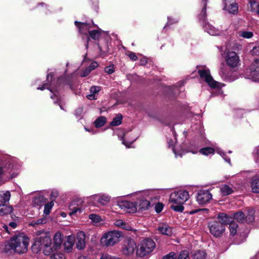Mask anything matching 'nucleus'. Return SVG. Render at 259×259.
<instances>
[{
    "mask_svg": "<svg viewBox=\"0 0 259 259\" xmlns=\"http://www.w3.org/2000/svg\"><path fill=\"white\" fill-rule=\"evenodd\" d=\"M11 197V193L10 191H7L3 192L0 193V203H4L6 204L8 202Z\"/></svg>",
    "mask_w": 259,
    "mask_h": 259,
    "instance_id": "31",
    "label": "nucleus"
},
{
    "mask_svg": "<svg viewBox=\"0 0 259 259\" xmlns=\"http://www.w3.org/2000/svg\"><path fill=\"white\" fill-rule=\"evenodd\" d=\"M120 236L121 233L119 232H109L104 234L101 239V243L104 246H112L119 241Z\"/></svg>",
    "mask_w": 259,
    "mask_h": 259,
    "instance_id": "10",
    "label": "nucleus"
},
{
    "mask_svg": "<svg viewBox=\"0 0 259 259\" xmlns=\"http://www.w3.org/2000/svg\"><path fill=\"white\" fill-rule=\"evenodd\" d=\"M239 35L240 36L245 38H250L253 35V33L252 32L246 31H239Z\"/></svg>",
    "mask_w": 259,
    "mask_h": 259,
    "instance_id": "41",
    "label": "nucleus"
},
{
    "mask_svg": "<svg viewBox=\"0 0 259 259\" xmlns=\"http://www.w3.org/2000/svg\"><path fill=\"white\" fill-rule=\"evenodd\" d=\"M101 90V87L99 86H92L90 89V94L87 96V98L90 100H96L95 95Z\"/></svg>",
    "mask_w": 259,
    "mask_h": 259,
    "instance_id": "28",
    "label": "nucleus"
},
{
    "mask_svg": "<svg viewBox=\"0 0 259 259\" xmlns=\"http://www.w3.org/2000/svg\"><path fill=\"white\" fill-rule=\"evenodd\" d=\"M31 249L32 252L35 253H38L42 251L45 255H50L53 251L55 250L54 245L52 246L51 238L47 236L35 239L31 246Z\"/></svg>",
    "mask_w": 259,
    "mask_h": 259,
    "instance_id": "4",
    "label": "nucleus"
},
{
    "mask_svg": "<svg viewBox=\"0 0 259 259\" xmlns=\"http://www.w3.org/2000/svg\"><path fill=\"white\" fill-rule=\"evenodd\" d=\"M19 167L15 158L9 156L5 157L0 166V184L15 177Z\"/></svg>",
    "mask_w": 259,
    "mask_h": 259,
    "instance_id": "2",
    "label": "nucleus"
},
{
    "mask_svg": "<svg viewBox=\"0 0 259 259\" xmlns=\"http://www.w3.org/2000/svg\"><path fill=\"white\" fill-rule=\"evenodd\" d=\"M220 191L222 195L227 196L231 194L234 191L232 188L226 184H225L220 187Z\"/></svg>",
    "mask_w": 259,
    "mask_h": 259,
    "instance_id": "29",
    "label": "nucleus"
},
{
    "mask_svg": "<svg viewBox=\"0 0 259 259\" xmlns=\"http://www.w3.org/2000/svg\"><path fill=\"white\" fill-rule=\"evenodd\" d=\"M233 218L228 216L224 213H220L218 216V222H220L224 226L225 225H228L233 221Z\"/></svg>",
    "mask_w": 259,
    "mask_h": 259,
    "instance_id": "23",
    "label": "nucleus"
},
{
    "mask_svg": "<svg viewBox=\"0 0 259 259\" xmlns=\"http://www.w3.org/2000/svg\"><path fill=\"white\" fill-rule=\"evenodd\" d=\"M122 117L121 114H117L111 122L110 125L115 126L120 125L122 123Z\"/></svg>",
    "mask_w": 259,
    "mask_h": 259,
    "instance_id": "34",
    "label": "nucleus"
},
{
    "mask_svg": "<svg viewBox=\"0 0 259 259\" xmlns=\"http://www.w3.org/2000/svg\"><path fill=\"white\" fill-rule=\"evenodd\" d=\"M176 257L175 253L174 252H171L168 254L164 256L163 257V259H175Z\"/></svg>",
    "mask_w": 259,
    "mask_h": 259,
    "instance_id": "50",
    "label": "nucleus"
},
{
    "mask_svg": "<svg viewBox=\"0 0 259 259\" xmlns=\"http://www.w3.org/2000/svg\"><path fill=\"white\" fill-rule=\"evenodd\" d=\"M91 72V71L88 68H86L81 72L80 75L81 77H84L88 76Z\"/></svg>",
    "mask_w": 259,
    "mask_h": 259,
    "instance_id": "52",
    "label": "nucleus"
},
{
    "mask_svg": "<svg viewBox=\"0 0 259 259\" xmlns=\"http://www.w3.org/2000/svg\"><path fill=\"white\" fill-rule=\"evenodd\" d=\"M98 66V64L96 61H93L89 66L87 67L91 71L95 70Z\"/></svg>",
    "mask_w": 259,
    "mask_h": 259,
    "instance_id": "49",
    "label": "nucleus"
},
{
    "mask_svg": "<svg viewBox=\"0 0 259 259\" xmlns=\"http://www.w3.org/2000/svg\"><path fill=\"white\" fill-rule=\"evenodd\" d=\"M219 74L222 79L226 82H232L239 78L237 72L231 70L224 63L221 64Z\"/></svg>",
    "mask_w": 259,
    "mask_h": 259,
    "instance_id": "8",
    "label": "nucleus"
},
{
    "mask_svg": "<svg viewBox=\"0 0 259 259\" xmlns=\"http://www.w3.org/2000/svg\"><path fill=\"white\" fill-rule=\"evenodd\" d=\"M85 236L83 232L80 231L77 233L76 246L78 249L81 250L84 248L85 245Z\"/></svg>",
    "mask_w": 259,
    "mask_h": 259,
    "instance_id": "19",
    "label": "nucleus"
},
{
    "mask_svg": "<svg viewBox=\"0 0 259 259\" xmlns=\"http://www.w3.org/2000/svg\"><path fill=\"white\" fill-rule=\"evenodd\" d=\"M250 11L254 12L259 8V2L257 0H248Z\"/></svg>",
    "mask_w": 259,
    "mask_h": 259,
    "instance_id": "39",
    "label": "nucleus"
},
{
    "mask_svg": "<svg viewBox=\"0 0 259 259\" xmlns=\"http://www.w3.org/2000/svg\"><path fill=\"white\" fill-rule=\"evenodd\" d=\"M143 203H144L145 206H142V208L144 209H147L150 205V202L147 200L144 201Z\"/></svg>",
    "mask_w": 259,
    "mask_h": 259,
    "instance_id": "60",
    "label": "nucleus"
},
{
    "mask_svg": "<svg viewBox=\"0 0 259 259\" xmlns=\"http://www.w3.org/2000/svg\"><path fill=\"white\" fill-rule=\"evenodd\" d=\"M136 245L134 240L130 241L127 244L123 249V253L125 254H130L134 253Z\"/></svg>",
    "mask_w": 259,
    "mask_h": 259,
    "instance_id": "21",
    "label": "nucleus"
},
{
    "mask_svg": "<svg viewBox=\"0 0 259 259\" xmlns=\"http://www.w3.org/2000/svg\"><path fill=\"white\" fill-rule=\"evenodd\" d=\"M225 61L229 66L234 68L239 64L240 59L236 53L232 51L227 53L225 57Z\"/></svg>",
    "mask_w": 259,
    "mask_h": 259,
    "instance_id": "14",
    "label": "nucleus"
},
{
    "mask_svg": "<svg viewBox=\"0 0 259 259\" xmlns=\"http://www.w3.org/2000/svg\"><path fill=\"white\" fill-rule=\"evenodd\" d=\"M54 206V202L51 201L50 202L46 203L44 206V213L46 215H49L50 213L51 210Z\"/></svg>",
    "mask_w": 259,
    "mask_h": 259,
    "instance_id": "40",
    "label": "nucleus"
},
{
    "mask_svg": "<svg viewBox=\"0 0 259 259\" xmlns=\"http://www.w3.org/2000/svg\"><path fill=\"white\" fill-rule=\"evenodd\" d=\"M243 111H244L243 110H242L241 109H239L236 111V113L238 114H242Z\"/></svg>",
    "mask_w": 259,
    "mask_h": 259,
    "instance_id": "64",
    "label": "nucleus"
},
{
    "mask_svg": "<svg viewBox=\"0 0 259 259\" xmlns=\"http://www.w3.org/2000/svg\"><path fill=\"white\" fill-rule=\"evenodd\" d=\"M51 259H65L64 255L62 253H55L51 256Z\"/></svg>",
    "mask_w": 259,
    "mask_h": 259,
    "instance_id": "47",
    "label": "nucleus"
},
{
    "mask_svg": "<svg viewBox=\"0 0 259 259\" xmlns=\"http://www.w3.org/2000/svg\"><path fill=\"white\" fill-rule=\"evenodd\" d=\"M74 24L78 28L79 32L85 35L88 34H89V31L91 30L92 28L97 27V25L94 24L93 22L90 24L87 23H80V22L75 21Z\"/></svg>",
    "mask_w": 259,
    "mask_h": 259,
    "instance_id": "15",
    "label": "nucleus"
},
{
    "mask_svg": "<svg viewBox=\"0 0 259 259\" xmlns=\"http://www.w3.org/2000/svg\"><path fill=\"white\" fill-rule=\"evenodd\" d=\"M251 188L252 192L259 193V178L253 177L251 182Z\"/></svg>",
    "mask_w": 259,
    "mask_h": 259,
    "instance_id": "27",
    "label": "nucleus"
},
{
    "mask_svg": "<svg viewBox=\"0 0 259 259\" xmlns=\"http://www.w3.org/2000/svg\"><path fill=\"white\" fill-rule=\"evenodd\" d=\"M178 259H189L188 252L186 250L182 251L180 252Z\"/></svg>",
    "mask_w": 259,
    "mask_h": 259,
    "instance_id": "44",
    "label": "nucleus"
},
{
    "mask_svg": "<svg viewBox=\"0 0 259 259\" xmlns=\"http://www.w3.org/2000/svg\"><path fill=\"white\" fill-rule=\"evenodd\" d=\"M115 225L117 226L120 227L123 229L125 228V224L121 220H117L115 222Z\"/></svg>",
    "mask_w": 259,
    "mask_h": 259,
    "instance_id": "53",
    "label": "nucleus"
},
{
    "mask_svg": "<svg viewBox=\"0 0 259 259\" xmlns=\"http://www.w3.org/2000/svg\"><path fill=\"white\" fill-rule=\"evenodd\" d=\"M198 73L201 79H203L211 88L217 89L219 93H222V88L225 84L214 80L210 75L209 69H199Z\"/></svg>",
    "mask_w": 259,
    "mask_h": 259,
    "instance_id": "7",
    "label": "nucleus"
},
{
    "mask_svg": "<svg viewBox=\"0 0 259 259\" xmlns=\"http://www.w3.org/2000/svg\"><path fill=\"white\" fill-rule=\"evenodd\" d=\"M128 56L133 61H136L138 60V57L136 56V53L131 52L128 54Z\"/></svg>",
    "mask_w": 259,
    "mask_h": 259,
    "instance_id": "55",
    "label": "nucleus"
},
{
    "mask_svg": "<svg viewBox=\"0 0 259 259\" xmlns=\"http://www.w3.org/2000/svg\"><path fill=\"white\" fill-rule=\"evenodd\" d=\"M89 218L94 222H98L100 219V217L97 214L93 213L89 215Z\"/></svg>",
    "mask_w": 259,
    "mask_h": 259,
    "instance_id": "54",
    "label": "nucleus"
},
{
    "mask_svg": "<svg viewBox=\"0 0 259 259\" xmlns=\"http://www.w3.org/2000/svg\"><path fill=\"white\" fill-rule=\"evenodd\" d=\"M214 150L212 147H205L201 148L199 150V152L204 155L208 156L210 154H212L214 153Z\"/></svg>",
    "mask_w": 259,
    "mask_h": 259,
    "instance_id": "37",
    "label": "nucleus"
},
{
    "mask_svg": "<svg viewBox=\"0 0 259 259\" xmlns=\"http://www.w3.org/2000/svg\"><path fill=\"white\" fill-rule=\"evenodd\" d=\"M81 211H82V210H81L80 208H79V207H74L72 209V212H71V214H73L76 213H77L78 212L79 213H81Z\"/></svg>",
    "mask_w": 259,
    "mask_h": 259,
    "instance_id": "57",
    "label": "nucleus"
},
{
    "mask_svg": "<svg viewBox=\"0 0 259 259\" xmlns=\"http://www.w3.org/2000/svg\"><path fill=\"white\" fill-rule=\"evenodd\" d=\"M228 225L230 234L232 236H234L236 234L237 232V224L233 220V221H231V222H230Z\"/></svg>",
    "mask_w": 259,
    "mask_h": 259,
    "instance_id": "33",
    "label": "nucleus"
},
{
    "mask_svg": "<svg viewBox=\"0 0 259 259\" xmlns=\"http://www.w3.org/2000/svg\"><path fill=\"white\" fill-rule=\"evenodd\" d=\"M106 122V118L104 116H100L95 120L94 123L96 127L99 128L103 126Z\"/></svg>",
    "mask_w": 259,
    "mask_h": 259,
    "instance_id": "35",
    "label": "nucleus"
},
{
    "mask_svg": "<svg viewBox=\"0 0 259 259\" xmlns=\"http://www.w3.org/2000/svg\"><path fill=\"white\" fill-rule=\"evenodd\" d=\"M252 154L254 157H257L259 155V146L255 148Z\"/></svg>",
    "mask_w": 259,
    "mask_h": 259,
    "instance_id": "59",
    "label": "nucleus"
},
{
    "mask_svg": "<svg viewBox=\"0 0 259 259\" xmlns=\"http://www.w3.org/2000/svg\"><path fill=\"white\" fill-rule=\"evenodd\" d=\"M246 77L255 82H259V58L255 59L245 72Z\"/></svg>",
    "mask_w": 259,
    "mask_h": 259,
    "instance_id": "9",
    "label": "nucleus"
},
{
    "mask_svg": "<svg viewBox=\"0 0 259 259\" xmlns=\"http://www.w3.org/2000/svg\"><path fill=\"white\" fill-rule=\"evenodd\" d=\"M118 206L127 213H134L137 208L135 203L128 201H121L118 203Z\"/></svg>",
    "mask_w": 259,
    "mask_h": 259,
    "instance_id": "16",
    "label": "nucleus"
},
{
    "mask_svg": "<svg viewBox=\"0 0 259 259\" xmlns=\"http://www.w3.org/2000/svg\"><path fill=\"white\" fill-rule=\"evenodd\" d=\"M189 198V192L186 190L174 191L169 197V201L173 204L170 208L175 211L182 212L184 209L183 204Z\"/></svg>",
    "mask_w": 259,
    "mask_h": 259,
    "instance_id": "5",
    "label": "nucleus"
},
{
    "mask_svg": "<svg viewBox=\"0 0 259 259\" xmlns=\"http://www.w3.org/2000/svg\"><path fill=\"white\" fill-rule=\"evenodd\" d=\"M47 222L46 219L44 217L40 219H39L37 220V221L35 222V224H44Z\"/></svg>",
    "mask_w": 259,
    "mask_h": 259,
    "instance_id": "56",
    "label": "nucleus"
},
{
    "mask_svg": "<svg viewBox=\"0 0 259 259\" xmlns=\"http://www.w3.org/2000/svg\"><path fill=\"white\" fill-rule=\"evenodd\" d=\"M83 109L82 107H79L75 110L74 115L76 118L80 119L83 114Z\"/></svg>",
    "mask_w": 259,
    "mask_h": 259,
    "instance_id": "43",
    "label": "nucleus"
},
{
    "mask_svg": "<svg viewBox=\"0 0 259 259\" xmlns=\"http://www.w3.org/2000/svg\"><path fill=\"white\" fill-rule=\"evenodd\" d=\"M96 27L98 28L97 29H91V30L89 31V36L87 37V42L85 45L87 49H88L89 47V41L90 39V38L94 40H99L100 37L101 36L102 33H106V32H105L103 31L101 29L99 28L98 26Z\"/></svg>",
    "mask_w": 259,
    "mask_h": 259,
    "instance_id": "17",
    "label": "nucleus"
},
{
    "mask_svg": "<svg viewBox=\"0 0 259 259\" xmlns=\"http://www.w3.org/2000/svg\"><path fill=\"white\" fill-rule=\"evenodd\" d=\"M216 151L224 159V160L229 163H231V160H230V158H229L227 155L225 153V152H224L223 151H222L219 148H217L216 149Z\"/></svg>",
    "mask_w": 259,
    "mask_h": 259,
    "instance_id": "42",
    "label": "nucleus"
},
{
    "mask_svg": "<svg viewBox=\"0 0 259 259\" xmlns=\"http://www.w3.org/2000/svg\"><path fill=\"white\" fill-rule=\"evenodd\" d=\"M204 31L211 35H219L221 34V31L211 25L208 22L202 23V25Z\"/></svg>",
    "mask_w": 259,
    "mask_h": 259,
    "instance_id": "18",
    "label": "nucleus"
},
{
    "mask_svg": "<svg viewBox=\"0 0 259 259\" xmlns=\"http://www.w3.org/2000/svg\"><path fill=\"white\" fill-rule=\"evenodd\" d=\"M163 204L162 203H158L155 206V210L157 213H160L163 208Z\"/></svg>",
    "mask_w": 259,
    "mask_h": 259,
    "instance_id": "46",
    "label": "nucleus"
},
{
    "mask_svg": "<svg viewBox=\"0 0 259 259\" xmlns=\"http://www.w3.org/2000/svg\"><path fill=\"white\" fill-rule=\"evenodd\" d=\"M193 259H207L205 251L198 250L193 254Z\"/></svg>",
    "mask_w": 259,
    "mask_h": 259,
    "instance_id": "38",
    "label": "nucleus"
},
{
    "mask_svg": "<svg viewBox=\"0 0 259 259\" xmlns=\"http://www.w3.org/2000/svg\"><path fill=\"white\" fill-rule=\"evenodd\" d=\"M210 233L215 237H220L225 230L224 225L218 221H212L208 225Z\"/></svg>",
    "mask_w": 259,
    "mask_h": 259,
    "instance_id": "12",
    "label": "nucleus"
},
{
    "mask_svg": "<svg viewBox=\"0 0 259 259\" xmlns=\"http://www.w3.org/2000/svg\"><path fill=\"white\" fill-rule=\"evenodd\" d=\"M54 248L55 250L59 249L62 243L63 238L60 232H57L53 238Z\"/></svg>",
    "mask_w": 259,
    "mask_h": 259,
    "instance_id": "22",
    "label": "nucleus"
},
{
    "mask_svg": "<svg viewBox=\"0 0 259 259\" xmlns=\"http://www.w3.org/2000/svg\"><path fill=\"white\" fill-rule=\"evenodd\" d=\"M53 74L49 73L47 76V82L44 83L41 87L37 88L38 90H44L46 89L49 90L52 94L51 96L52 99L56 97L57 100L54 101L55 104H57L62 110H65L63 105L61 102L58 97L59 91L65 85L71 87L70 80L68 77L63 76L58 78L57 80L53 79Z\"/></svg>",
    "mask_w": 259,
    "mask_h": 259,
    "instance_id": "1",
    "label": "nucleus"
},
{
    "mask_svg": "<svg viewBox=\"0 0 259 259\" xmlns=\"http://www.w3.org/2000/svg\"><path fill=\"white\" fill-rule=\"evenodd\" d=\"M233 220L235 219L239 222H245V213L242 211H238L234 214Z\"/></svg>",
    "mask_w": 259,
    "mask_h": 259,
    "instance_id": "36",
    "label": "nucleus"
},
{
    "mask_svg": "<svg viewBox=\"0 0 259 259\" xmlns=\"http://www.w3.org/2000/svg\"><path fill=\"white\" fill-rule=\"evenodd\" d=\"M212 198V195L208 190H200L197 194L196 200L201 205L208 203Z\"/></svg>",
    "mask_w": 259,
    "mask_h": 259,
    "instance_id": "13",
    "label": "nucleus"
},
{
    "mask_svg": "<svg viewBox=\"0 0 259 259\" xmlns=\"http://www.w3.org/2000/svg\"><path fill=\"white\" fill-rule=\"evenodd\" d=\"M121 140H122V143L123 145H124L127 148H130V145L133 143H128L127 142H126L124 140H123V138H121Z\"/></svg>",
    "mask_w": 259,
    "mask_h": 259,
    "instance_id": "61",
    "label": "nucleus"
},
{
    "mask_svg": "<svg viewBox=\"0 0 259 259\" xmlns=\"http://www.w3.org/2000/svg\"><path fill=\"white\" fill-rule=\"evenodd\" d=\"M245 213V222L247 223H250L253 222L255 216V210L254 208H248Z\"/></svg>",
    "mask_w": 259,
    "mask_h": 259,
    "instance_id": "24",
    "label": "nucleus"
},
{
    "mask_svg": "<svg viewBox=\"0 0 259 259\" xmlns=\"http://www.w3.org/2000/svg\"><path fill=\"white\" fill-rule=\"evenodd\" d=\"M100 259H119L108 254H103Z\"/></svg>",
    "mask_w": 259,
    "mask_h": 259,
    "instance_id": "51",
    "label": "nucleus"
},
{
    "mask_svg": "<svg viewBox=\"0 0 259 259\" xmlns=\"http://www.w3.org/2000/svg\"><path fill=\"white\" fill-rule=\"evenodd\" d=\"M105 72L109 74H111L114 72V67L113 65H109L105 68Z\"/></svg>",
    "mask_w": 259,
    "mask_h": 259,
    "instance_id": "45",
    "label": "nucleus"
},
{
    "mask_svg": "<svg viewBox=\"0 0 259 259\" xmlns=\"http://www.w3.org/2000/svg\"><path fill=\"white\" fill-rule=\"evenodd\" d=\"M13 208L11 206H7L4 203H0V215L4 216L11 213Z\"/></svg>",
    "mask_w": 259,
    "mask_h": 259,
    "instance_id": "26",
    "label": "nucleus"
},
{
    "mask_svg": "<svg viewBox=\"0 0 259 259\" xmlns=\"http://www.w3.org/2000/svg\"><path fill=\"white\" fill-rule=\"evenodd\" d=\"M147 62L145 60H141L140 64L141 65H145L146 64Z\"/></svg>",
    "mask_w": 259,
    "mask_h": 259,
    "instance_id": "63",
    "label": "nucleus"
},
{
    "mask_svg": "<svg viewBox=\"0 0 259 259\" xmlns=\"http://www.w3.org/2000/svg\"><path fill=\"white\" fill-rule=\"evenodd\" d=\"M95 197L98 199V202L103 205H105L107 204L110 200V197L105 194L101 195H97L95 196Z\"/></svg>",
    "mask_w": 259,
    "mask_h": 259,
    "instance_id": "30",
    "label": "nucleus"
},
{
    "mask_svg": "<svg viewBox=\"0 0 259 259\" xmlns=\"http://www.w3.org/2000/svg\"><path fill=\"white\" fill-rule=\"evenodd\" d=\"M223 9L225 11H227L229 13L232 14H236L238 11V4L234 2V1L229 3H224V7Z\"/></svg>",
    "mask_w": 259,
    "mask_h": 259,
    "instance_id": "20",
    "label": "nucleus"
},
{
    "mask_svg": "<svg viewBox=\"0 0 259 259\" xmlns=\"http://www.w3.org/2000/svg\"><path fill=\"white\" fill-rule=\"evenodd\" d=\"M58 195V192L57 191H53L52 192L51 194V198L54 200Z\"/></svg>",
    "mask_w": 259,
    "mask_h": 259,
    "instance_id": "58",
    "label": "nucleus"
},
{
    "mask_svg": "<svg viewBox=\"0 0 259 259\" xmlns=\"http://www.w3.org/2000/svg\"><path fill=\"white\" fill-rule=\"evenodd\" d=\"M29 239L23 233H19L12 237L5 245V250L8 251L7 247L19 254L26 253L28 250Z\"/></svg>",
    "mask_w": 259,
    "mask_h": 259,
    "instance_id": "3",
    "label": "nucleus"
},
{
    "mask_svg": "<svg viewBox=\"0 0 259 259\" xmlns=\"http://www.w3.org/2000/svg\"><path fill=\"white\" fill-rule=\"evenodd\" d=\"M167 20H168V21L166 23V25L164 27L163 29L166 28V27L168 25H171L172 24L177 23L178 22V20L177 19H172V18H170L169 17H167Z\"/></svg>",
    "mask_w": 259,
    "mask_h": 259,
    "instance_id": "48",
    "label": "nucleus"
},
{
    "mask_svg": "<svg viewBox=\"0 0 259 259\" xmlns=\"http://www.w3.org/2000/svg\"><path fill=\"white\" fill-rule=\"evenodd\" d=\"M74 243L70 237H68L66 242L64 243V250L67 252H69L71 251Z\"/></svg>",
    "mask_w": 259,
    "mask_h": 259,
    "instance_id": "32",
    "label": "nucleus"
},
{
    "mask_svg": "<svg viewBox=\"0 0 259 259\" xmlns=\"http://www.w3.org/2000/svg\"><path fill=\"white\" fill-rule=\"evenodd\" d=\"M9 226L12 228L15 229L17 227V224L15 222H11L9 223Z\"/></svg>",
    "mask_w": 259,
    "mask_h": 259,
    "instance_id": "62",
    "label": "nucleus"
},
{
    "mask_svg": "<svg viewBox=\"0 0 259 259\" xmlns=\"http://www.w3.org/2000/svg\"><path fill=\"white\" fill-rule=\"evenodd\" d=\"M171 131L174 138L173 139H170L168 141L167 144L168 147L171 148L176 157H178V156L182 157L186 152L185 150L183 149L180 146H178L177 145H176L177 142L176 133L173 129H172Z\"/></svg>",
    "mask_w": 259,
    "mask_h": 259,
    "instance_id": "11",
    "label": "nucleus"
},
{
    "mask_svg": "<svg viewBox=\"0 0 259 259\" xmlns=\"http://www.w3.org/2000/svg\"><path fill=\"white\" fill-rule=\"evenodd\" d=\"M155 242L150 238H146L142 240L137 249V255L139 257H144L151 253L155 248Z\"/></svg>",
    "mask_w": 259,
    "mask_h": 259,
    "instance_id": "6",
    "label": "nucleus"
},
{
    "mask_svg": "<svg viewBox=\"0 0 259 259\" xmlns=\"http://www.w3.org/2000/svg\"><path fill=\"white\" fill-rule=\"evenodd\" d=\"M158 231L163 235L171 236L172 234V228L166 224H162L158 228Z\"/></svg>",
    "mask_w": 259,
    "mask_h": 259,
    "instance_id": "25",
    "label": "nucleus"
}]
</instances>
